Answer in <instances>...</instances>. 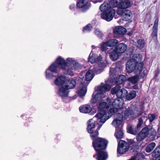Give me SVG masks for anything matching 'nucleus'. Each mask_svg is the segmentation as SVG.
<instances>
[{"mask_svg":"<svg viewBox=\"0 0 160 160\" xmlns=\"http://www.w3.org/2000/svg\"><path fill=\"white\" fill-rule=\"evenodd\" d=\"M92 119H91L88 121L87 130L90 133L92 140V146L96 150L100 148H105L107 143V140L103 138L98 137V130L95 129V124L94 122H92Z\"/></svg>","mask_w":160,"mask_h":160,"instance_id":"obj_1","label":"nucleus"},{"mask_svg":"<svg viewBox=\"0 0 160 160\" xmlns=\"http://www.w3.org/2000/svg\"><path fill=\"white\" fill-rule=\"evenodd\" d=\"M100 10L103 12L101 14V18L107 21H111L113 18L115 11L113 9H111V7L109 4H106L104 2L100 6Z\"/></svg>","mask_w":160,"mask_h":160,"instance_id":"obj_2","label":"nucleus"},{"mask_svg":"<svg viewBox=\"0 0 160 160\" xmlns=\"http://www.w3.org/2000/svg\"><path fill=\"white\" fill-rule=\"evenodd\" d=\"M144 65L143 62H140L138 65L133 61L129 60L126 64V70L128 72L130 73L134 72L135 73H138L141 75V77H144V74L141 73Z\"/></svg>","mask_w":160,"mask_h":160,"instance_id":"obj_3","label":"nucleus"},{"mask_svg":"<svg viewBox=\"0 0 160 160\" xmlns=\"http://www.w3.org/2000/svg\"><path fill=\"white\" fill-rule=\"evenodd\" d=\"M110 85L106 83H101L100 86L98 87L97 93L92 97L91 102L95 103L97 101H101L104 97V93L108 91L110 89Z\"/></svg>","mask_w":160,"mask_h":160,"instance_id":"obj_4","label":"nucleus"},{"mask_svg":"<svg viewBox=\"0 0 160 160\" xmlns=\"http://www.w3.org/2000/svg\"><path fill=\"white\" fill-rule=\"evenodd\" d=\"M110 105L105 102H103L99 103L98 107V111H102L97 113L95 116L94 117L98 118V119H100L99 122L104 123L105 122L109 119L110 117L109 116H107L106 111L102 109L104 108L108 109L110 107Z\"/></svg>","mask_w":160,"mask_h":160,"instance_id":"obj_5","label":"nucleus"},{"mask_svg":"<svg viewBox=\"0 0 160 160\" xmlns=\"http://www.w3.org/2000/svg\"><path fill=\"white\" fill-rule=\"evenodd\" d=\"M56 61L59 68L64 71L63 72L64 74L73 75V73L71 70V66L67 64V62H66L64 59L59 57L56 59Z\"/></svg>","mask_w":160,"mask_h":160,"instance_id":"obj_6","label":"nucleus"},{"mask_svg":"<svg viewBox=\"0 0 160 160\" xmlns=\"http://www.w3.org/2000/svg\"><path fill=\"white\" fill-rule=\"evenodd\" d=\"M121 87L119 85H117L112 88L111 93L112 95H115L117 98H124L127 90L125 89H121Z\"/></svg>","mask_w":160,"mask_h":160,"instance_id":"obj_7","label":"nucleus"},{"mask_svg":"<svg viewBox=\"0 0 160 160\" xmlns=\"http://www.w3.org/2000/svg\"><path fill=\"white\" fill-rule=\"evenodd\" d=\"M129 149V144L124 141L120 140L118 142L117 153L123 154L127 152Z\"/></svg>","mask_w":160,"mask_h":160,"instance_id":"obj_8","label":"nucleus"},{"mask_svg":"<svg viewBox=\"0 0 160 160\" xmlns=\"http://www.w3.org/2000/svg\"><path fill=\"white\" fill-rule=\"evenodd\" d=\"M143 123V121L142 118L138 119V123L136 127L133 128L132 126H130L128 129V132L133 135H137L139 132L141 126Z\"/></svg>","mask_w":160,"mask_h":160,"instance_id":"obj_9","label":"nucleus"},{"mask_svg":"<svg viewBox=\"0 0 160 160\" xmlns=\"http://www.w3.org/2000/svg\"><path fill=\"white\" fill-rule=\"evenodd\" d=\"M107 143L105 148H98V149L96 150L94 148V150L98 152L97 157L96 158L97 160H106L108 158L107 152H106L103 151V150L106 149L107 147L108 142L107 140Z\"/></svg>","mask_w":160,"mask_h":160,"instance_id":"obj_10","label":"nucleus"},{"mask_svg":"<svg viewBox=\"0 0 160 160\" xmlns=\"http://www.w3.org/2000/svg\"><path fill=\"white\" fill-rule=\"evenodd\" d=\"M117 13L123 17V20L126 21L130 20L132 17V13L130 11L127 9H118Z\"/></svg>","mask_w":160,"mask_h":160,"instance_id":"obj_11","label":"nucleus"},{"mask_svg":"<svg viewBox=\"0 0 160 160\" xmlns=\"http://www.w3.org/2000/svg\"><path fill=\"white\" fill-rule=\"evenodd\" d=\"M114 117V118L112 123L115 127H118L122 123L123 116L121 113H118Z\"/></svg>","mask_w":160,"mask_h":160,"instance_id":"obj_12","label":"nucleus"},{"mask_svg":"<svg viewBox=\"0 0 160 160\" xmlns=\"http://www.w3.org/2000/svg\"><path fill=\"white\" fill-rule=\"evenodd\" d=\"M122 98H118L115 99L113 102H111L110 101L108 102V104L110 106L112 105L114 108L120 109L122 106L123 102H122Z\"/></svg>","mask_w":160,"mask_h":160,"instance_id":"obj_13","label":"nucleus"},{"mask_svg":"<svg viewBox=\"0 0 160 160\" xmlns=\"http://www.w3.org/2000/svg\"><path fill=\"white\" fill-rule=\"evenodd\" d=\"M68 85L63 86L61 87L58 91V95L62 98L68 97V93L69 92Z\"/></svg>","mask_w":160,"mask_h":160,"instance_id":"obj_14","label":"nucleus"},{"mask_svg":"<svg viewBox=\"0 0 160 160\" xmlns=\"http://www.w3.org/2000/svg\"><path fill=\"white\" fill-rule=\"evenodd\" d=\"M107 54L108 55L110 58L113 61H115L118 60L119 58L118 53L115 49L111 48L107 51Z\"/></svg>","mask_w":160,"mask_h":160,"instance_id":"obj_15","label":"nucleus"},{"mask_svg":"<svg viewBox=\"0 0 160 160\" xmlns=\"http://www.w3.org/2000/svg\"><path fill=\"white\" fill-rule=\"evenodd\" d=\"M67 64H69V66H71L72 69H78L81 68V65L75 61L72 60V58H68L67 59Z\"/></svg>","mask_w":160,"mask_h":160,"instance_id":"obj_16","label":"nucleus"},{"mask_svg":"<svg viewBox=\"0 0 160 160\" xmlns=\"http://www.w3.org/2000/svg\"><path fill=\"white\" fill-rule=\"evenodd\" d=\"M127 46L123 43H120L117 45L114 49L119 54L123 53L127 49Z\"/></svg>","mask_w":160,"mask_h":160,"instance_id":"obj_17","label":"nucleus"},{"mask_svg":"<svg viewBox=\"0 0 160 160\" xmlns=\"http://www.w3.org/2000/svg\"><path fill=\"white\" fill-rule=\"evenodd\" d=\"M127 32L126 29L121 26H116L113 30V33L116 35H123Z\"/></svg>","mask_w":160,"mask_h":160,"instance_id":"obj_18","label":"nucleus"},{"mask_svg":"<svg viewBox=\"0 0 160 160\" xmlns=\"http://www.w3.org/2000/svg\"><path fill=\"white\" fill-rule=\"evenodd\" d=\"M66 81V77L61 75L57 78L54 80V84L57 86L63 84Z\"/></svg>","mask_w":160,"mask_h":160,"instance_id":"obj_19","label":"nucleus"},{"mask_svg":"<svg viewBox=\"0 0 160 160\" xmlns=\"http://www.w3.org/2000/svg\"><path fill=\"white\" fill-rule=\"evenodd\" d=\"M80 111L82 113H88L90 112L92 110V108L88 104L83 105L79 108Z\"/></svg>","mask_w":160,"mask_h":160,"instance_id":"obj_20","label":"nucleus"},{"mask_svg":"<svg viewBox=\"0 0 160 160\" xmlns=\"http://www.w3.org/2000/svg\"><path fill=\"white\" fill-rule=\"evenodd\" d=\"M126 76L123 75L118 76L116 78L115 83L117 85H119L122 84L126 80Z\"/></svg>","mask_w":160,"mask_h":160,"instance_id":"obj_21","label":"nucleus"},{"mask_svg":"<svg viewBox=\"0 0 160 160\" xmlns=\"http://www.w3.org/2000/svg\"><path fill=\"white\" fill-rule=\"evenodd\" d=\"M59 67L58 66L57 62L56 61L55 62L52 63L51 66H50L48 69L47 70H48L52 73L53 72L55 73L56 74H58L57 73V68Z\"/></svg>","mask_w":160,"mask_h":160,"instance_id":"obj_22","label":"nucleus"},{"mask_svg":"<svg viewBox=\"0 0 160 160\" xmlns=\"http://www.w3.org/2000/svg\"><path fill=\"white\" fill-rule=\"evenodd\" d=\"M130 2L129 0H122L121 3L119 6V9H125L130 6Z\"/></svg>","mask_w":160,"mask_h":160,"instance_id":"obj_23","label":"nucleus"},{"mask_svg":"<svg viewBox=\"0 0 160 160\" xmlns=\"http://www.w3.org/2000/svg\"><path fill=\"white\" fill-rule=\"evenodd\" d=\"M136 96V92L135 91L132 90L128 93L127 91V93L126 94L125 97L128 100H130L134 98Z\"/></svg>","mask_w":160,"mask_h":160,"instance_id":"obj_24","label":"nucleus"},{"mask_svg":"<svg viewBox=\"0 0 160 160\" xmlns=\"http://www.w3.org/2000/svg\"><path fill=\"white\" fill-rule=\"evenodd\" d=\"M114 135L118 139L122 138L124 137V133L122 129L121 128H117Z\"/></svg>","mask_w":160,"mask_h":160,"instance_id":"obj_25","label":"nucleus"},{"mask_svg":"<svg viewBox=\"0 0 160 160\" xmlns=\"http://www.w3.org/2000/svg\"><path fill=\"white\" fill-rule=\"evenodd\" d=\"M122 0H112L109 3H106L107 4H109L112 7H117L119 9V6L121 3Z\"/></svg>","mask_w":160,"mask_h":160,"instance_id":"obj_26","label":"nucleus"},{"mask_svg":"<svg viewBox=\"0 0 160 160\" xmlns=\"http://www.w3.org/2000/svg\"><path fill=\"white\" fill-rule=\"evenodd\" d=\"M141 58L140 57L139 55L136 54L132 56V58L129 60L131 61H133L136 63H137V64L138 65L139 63L141 62Z\"/></svg>","mask_w":160,"mask_h":160,"instance_id":"obj_27","label":"nucleus"},{"mask_svg":"<svg viewBox=\"0 0 160 160\" xmlns=\"http://www.w3.org/2000/svg\"><path fill=\"white\" fill-rule=\"evenodd\" d=\"M152 156L153 157H160V145L156 148L152 152Z\"/></svg>","mask_w":160,"mask_h":160,"instance_id":"obj_28","label":"nucleus"},{"mask_svg":"<svg viewBox=\"0 0 160 160\" xmlns=\"http://www.w3.org/2000/svg\"><path fill=\"white\" fill-rule=\"evenodd\" d=\"M156 145L155 142H152L148 145L145 148L146 152L149 153L151 152L154 148Z\"/></svg>","mask_w":160,"mask_h":160,"instance_id":"obj_29","label":"nucleus"},{"mask_svg":"<svg viewBox=\"0 0 160 160\" xmlns=\"http://www.w3.org/2000/svg\"><path fill=\"white\" fill-rule=\"evenodd\" d=\"M139 77V76L136 75L133 77L129 78L128 80L131 82L133 84H135L138 82L139 79H140Z\"/></svg>","mask_w":160,"mask_h":160,"instance_id":"obj_30","label":"nucleus"},{"mask_svg":"<svg viewBox=\"0 0 160 160\" xmlns=\"http://www.w3.org/2000/svg\"><path fill=\"white\" fill-rule=\"evenodd\" d=\"M68 82L69 85H68V88L69 89L73 88L75 87L76 84V81L75 79L72 78L68 80Z\"/></svg>","mask_w":160,"mask_h":160,"instance_id":"obj_31","label":"nucleus"},{"mask_svg":"<svg viewBox=\"0 0 160 160\" xmlns=\"http://www.w3.org/2000/svg\"><path fill=\"white\" fill-rule=\"evenodd\" d=\"M152 32L151 34V36L152 39L155 42L158 39V29L152 28Z\"/></svg>","mask_w":160,"mask_h":160,"instance_id":"obj_32","label":"nucleus"},{"mask_svg":"<svg viewBox=\"0 0 160 160\" xmlns=\"http://www.w3.org/2000/svg\"><path fill=\"white\" fill-rule=\"evenodd\" d=\"M87 88L85 87H83L78 91V94L81 98L84 96L86 93Z\"/></svg>","mask_w":160,"mask_h":160,"instance_id":"obj_33","label":"nucleus"},{"mask_svg":"<svg viewBox=\"0 0 160 160\" xmlns=\"http://www.w3.org/2000/svg\"><path fill=\"white\" fill-rule=\"evenodd\" d=\"M46 78L47 79H50L53 77H56L58 74H56L55 73H52L48 70H46Z\"/></svg>","mask_w":160,"mask_h":160,"instance_id":"obj_34","label":"nucleus"},{"mask_svg":"<svg viewBox=\"0 0 160 160\" xmlns=\"http://www.w3.org/2000/svg\"><path fill=\"white\" fill-rule=\"evenodd\" d=\"M148 132V136H152V138H154L157 135L156 130L152 128H149Z\"/></svg>","mask_w":160,"mask_h":160,"instance_id":"obj_35","label":"nucleus"},{"mask_svg":"<svg viewBox=\"0 0 160 160\" xmlns=\"http://www.w3.org/2000/svg\"><path fill=\"white\" fill-rule=\"evenodd\" d=\"M107 42L108 47H112L116 45L118 43V41L116 39H112Z\"/></svg>","mask_w":160,"mask_h":160,"instance_id":"obj_36","label":"nucleus"},{"mask_svg":"<svg viewBox=\"0 0 160 160\" xmlns=\"http://www.w3.org/2000/svg\"><path fill=\"white\" fill-rule=\"evenodd\" d=\"M137 47L140 49H142L144 48L145 43L144 40L143 39H139L137 41Z\"/></svg>","mask_w":160,"mask_h":160,"instance_id":"obj_37","label":"nucleus"},{"mask_svg":"<svg viewBox=\"0 0 160 160\" xmlns=\"http://www.w3.org/2000/svg\"><path fill=\"white\" fill-rule=\"evenodd\" d=\"M94 33L98 36V38L101 39H102V38L104 36L103 34L98 29H96L94 32Z\"/></svg>","mask_w":160,"mask_h":160,"instance_id":"obj_38","label":"nucleus"},{"mask_svg":"<svg viewBox=\"0 0 160 160\" xmlns=\"http://www.w3.org/2000/svg\"><path fill=\"white\" fill-rule=\"evenodd\" d=\"M86 3V0H80L77 2V5L78 7L82 8L84 7Z\"/></svg>","mask_w":160,"mask_h":160,"instance_id":"obj_39","label":"nucleus"},{"mask_svg":"<svg viewBox=\"0 0 160 160\" xmlns=\"http://www.w3.org/2000/svg\"><path fill=\"white\" fill-rule=\"evenodd\" d=\"M93 77V75L90 71H88L86 72V79L87 81H88L91 80Z\"/></svg>","mask_w":160,"mask_h":160,"instance_id":"obj_40","label":"nucleus"},{"mask_svg":"<svg viewBox=\"0 0 160 160\" xmlns=\"http://www.w3.org/2000/svg\"><path fill=\"white\" fill-rule=\"evenodd\" d=\"M146 137L145 134L142 135V133L139 132L136 137V139L138 142H140L143 140Z\"/></svg>","mask_w":160,"mask_h":160,"instance_id":"obj_41","label":"nucleus"},{"mask_svg":"<svg viewBox=\"0 0 160 160\" xmlns=\"http://www.w3.org/2000/svg\"><path fill=\"white\" fill-rule=\"evenodd\" d=\"M132 111L129 109H126L124 113V118L125 119H127V118L130 115H131L133 113Z\"/></svg>","mask_w":160,"mask_h":160,"instance_id":"obj_42","label":"nucleus"},{"mask_svg":"<svg viewBox=\"0 0 160 160\" xmlns=\"http://www.w3.org/2000/svg\"><path fill=\"white\" fill-rule=\"evenodd\" d=\"M107 47H108V45L107 42H102L100 45V49L102 51H106L107 49Z\"/></svg>","mask_w":160,"mask_h":160,"instance_id":"obj_43","label":"nucleus"},{"mask_svg":"<svg viewBox=\"0 0 160 160\" xmlns=\"http://www.w3.org/2000/svg\"><path fill=\"white\" fill-rule=\"evenodd\" d=\"M149 129L146 127L143 128L140 132L142 133V135L145 134L146 137H147L149 133Z\"/></svg>","mask_w":160,"mask_h":160,"instance_id":"obj_44","label":"nucleus"},{"mask_svg":"<svg viewBox=\"0 0 160 160\" xmlns=\"http://www.w3.org/2000/svg\"><path fill=\"white\" fill-rule=\"evenodd\" d=\"M92 26L91 24H88L83 28V31L84 32H90L92 29Z\"/></svg>","mask_w":160,"mask_h":160,"instance_id":"obj_45","label":"nucleus"},{"mask_svg":"<svg viewBox=\"0 0 160 160\" xmlns=\"http://www.w3.org/2000/svg\"><path fill=\"white\" fill-rule=\"evenodd\" d=\"M156 116L154 114H149L148 115V119L150 122H152L155 119Z\"/></svg>","mask_w":160,"mask_h":160,"instance_id":"obj_46","label":"nucleus"},{"mask_svg":"<svg viewBox=\"0 0 160 160\" xmlns=\"http://www.w3.org/2000/svg\"><path fill=\"white\" fill-rule=\"evenodd\" d=\"M158 21L159 20L158 18H157L155 20L154 25L152 27L153 28L158 29Z\"/></svg>","mask_w":160,"mask_h":160,"instance_id":"obj_47","label":"nucleus"},{"mask_svg":"<svg viewBox=\"0 0 160 160\" xmlns=\"http://www.w3.org/2000/svg\"><path fill=\"white\" fill-rule=\"evenodd\" d=\"M90 55H89V57L88 58V61L91 62L92 63H93L96 61L95 58L92 56L93 54L92 55V56L90 57Z\"/></svg>","mask_w":160,"mask_h":160,"instance_id":"obj_48","label":"nucleus"},{"mask_svg":"<svg viewBox=\"0 0 160 160\" xmlns=\"http://www.w3.org/2000/svg\"><path fill=\"white\" fill-rule=\"evenodd\" d=\"M118 109H119L115 108H111L109 111V113L112 115H113L118 111Z\"/></svg>","mask_w":160,"mask_h":160,"instance_id":"obj_49","label":"nucleus"},{"mask_svg":"<svg viewBox=\"0 0 160 160\" xmlns=\"http://www.w3.org/2000/svg\"><path fill=\"white\" fill-rule=\"evenodd\" d=\"M143 113V112H139L134 113H133V112L132 114V117H133L134 118H136L138 117L139 116L141 115Z\"/></svg>","mask_w":160,"mask_h":160,"instance_id":"obj_50","label":"nucleus"},{"mask_svg":"<svg viewBox=\"0 0 160 160\" xmlns=\"http://www.w3.org/2000/svg\"><path fill=\"white\" fill-rule=\"evenodd\" d=\"M160 70L159 69H158L155 71V77L157 78L159 75L160 74Z\"/></svg>","mask_w":160,"mask_h":160,"instance_id":"obj_51","label":"nucleus"},{"mask_svg":"<svg viewBox=\"0 0 160 160\" xmlns=\"http://www.w3.org/2000/svg\"><path fill=\"white\" fill-rule=\"evenodd\" d=\"M113 69L112 68H110L109 74H110V76H113Z\"/></svg>","mask_w":160,"mask_h":160,"instance_id":"obj_52","label":"nucleus"},{"mask_svg":"<svg viewBox=\"0 0 160 160\" xmlns=\"http://www.w3.org/2000/svg\"><path fill=\"white\" fill-rule=\"evenodd\" d=\"M75 7V5L74 4H73L71 5L70 6L69 8L71 10H73V9H74V8Z\"/></svg>","mask_w":160,"mask_h":160,"instance_id":"obj_53","label":"nucleus"},{"mask_svg":"<svg viewBox=\"0 0 160 160\" xmlns=\"http://www.w3.org/2000/svg\"><path fill=\"white\" fill-rule=\"evenodd\" d=\"M133 88L134 89H137L138 88V84H135L133 86Z\"/></svg>","mask_w":160,"mask_h":160,"instance_id":"obj_54","label":"nucleus"},{"mask_svg":"<svg viewBox=\"0 0 160 160\" xmlns=\"http://www.w3.org/2000/svg\"><path fill=\"white\" fill-rule=\"evenodd\" d=\"M155 158H156V159L155 160H160V157H154Z\"/></svg>","mask_w":160,"mask_h":160,"instance_id":"obj_55","label":"nucleus"},{"mask_svg":"<svg viewBox=\"0 0 160 160\" xmlns=\"http://www.w3.org/2000/svg\"><path fill=\"white\" fill-rule=\"evenodd\" d=\"M158 132L160 133V126L158 128Z\"/></svg>","mask_w":160,"mask_h":160,"instance_id":"obj_56","label":"nucleus"},{"mask_svg":"<svg viewBox=\"0 0 160 160\" xmlns=\"http://www.w3.org/2000/svg\"><path fill=\"white\" fill-rule=\"evenodd\" d=\"M110 98H108L107 99V101L108 102L109 101H110Z\"/></svg>","mask_w":160,"mask_h":160,"instance_id":"obj_57","label":"nucleus"},{"mask_svg":"<svg viewBox=\"0 0 160 160\" xmlns=\"http://www.w3.org/2000/svg\"><path fill=\"white\" fill-rule=\"evenodd\" d=\"M92 48H95V47L94 45H92Z\"/></svg>","mask_w":160,"mask_h":160,"instance_id":"obj_58","label":"nucleus"},{"mask_svg":"<svg viewBox=\"0 0 160 160\" xmlns=\"http://www.w3.org/2000/svg\"><path fill=\"white\" fill-rule=\"evenodd\" d=\"M96 154H94V155H93V157H95V156H96Z\"/></svg>","mask_w":160,"mask_h":160,"instance_id":"obj_59","label":"nucleus"},{"mask_svg":"<svg viewBox=\"0 0 160 160\" xmlns=\"http://www.w3.org/2000/svg\"><path fill=\"white\" fill-rule=\"evenodd\" d=\"M81 84H83L82 82L81 83Z\"/></svg>","mask_w":160,"mask_h":160,"instance_id":"obj_60","label":"nucleus"},{"mask_svg":"<svg viewBox=\"0 0 160 160\" xmlns=\"http://www.w3.org/2000/svg\"><path fill=\"white\" fill-rule=\"evenodd\" d=\"M98 58H99V57H98Z\"/></svg>","mask_w":160,"mask_h":160,"instance_id":"obj_61","label":"nucleus"}]
</instances>
